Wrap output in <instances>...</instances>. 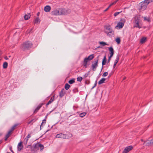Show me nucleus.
<instances>
[{
	"mask_svg": "<svg viewBox=\"0 0 153 153\" xmlns=\"http://www.w3.org/2000/svg\"><path fill=\"white\" fill-rule=\"evenodd\" d=\"M33 45L32 43L30 41H25L21 45L20 48L22 50L25 51L31 48Z\"/></svg>",
	"mask_w": 153,
	"mask_h": 153,
	"instance_id": "obj_1",
	"label": "nucleus"
},
{
	"mask_svg": "<svg viewBox=\"0 0 153 153\" xmlns=\"http://www.w3.org/2000/svg\"><path fill=\"white\" fill-rule=\"evenodd\" d=\"M104 32L107 35V36L111 37L113 35H114V31L112 28L109 25L104 26Z\"/></svg>",
	"mask_w": 153,
	"mask_h": 153,
	"instance_id": "obj_2",
	"label": "nucleus"
},
{
	"mask_svg": "<svg viewBox=\"0 0 153 153\" xmlns=\"http://www.w3.org/2000/svg\"><path fill=\"white\" fill-rule=\"evenodd\" d=\"M134 27L140 28L141 27L142 24L140 20V18L138 16H135L134 18L133 22Z\"/></svg>",
	"mask_w": 153,
	"mask_h": 153,
	"instance_id": "obj_3",
	"label": "nucleus"
},
{
	"mask_svg": "<svg viewBox=\"0 0 153 153\" xmlns=\"http://www.w3.org/2000/svg\"><path fill=\"white\" fill-rule=\"evenodd\" d=\"M72 137V135L70 133L67 134L60 133L57 134L55 137L56 138H61L63 139H68Z\"/></svg>",
	"mask_w": 153,
	"mask_h": 153,
	"instance_id": "obj_4",
	"label": "nucleus"
},
{
	"mask_svg": "<svg viewBox=\"0 0 153 153\" xmlns=\"http://www.w3.org/2000/svg\"><path fill=\"white\" fill-rule=\"evenodd\" d=\"M64 10L60 9L59 10H56L51 12V14L52 15H59L65 14Z\"/></svg>",
	"mask_w": 153,
	"mask_h": 153,
	"instance_id": "obj_5",
	"label": "nucleus"
},
{
	"mask_svg": "<svg viewBox=\"0 0 153 153\" xmlns=\"http://www.w3.org/2000/svg\"><path fill=\"white\" fill-rule=\"evenodd\" d=\"M37 145H38V144H35L33 146L31 145H29L28 147H30V149H31V152L32 153H36L37 151L39 150Z\"/></svg>",
	"mask_w": 153,
	"mask_h": 153,
	"instance_id": "obj_6",
	"label": "nucleus"
},
{
	"mask_svg": "<svg viewBox=\"0 0 153 153\" xmlns=\"http://www.w3.org/2000/svg\"><path fill=\"white\" fill-rule=\"evenodd\" d=\"M98 59H97L96 60L94 61V62L92 64V69L93 71H95L97 67L98 66Z\"/></svg>",
	"mask_w": 153,
	"mask_h": 153,
	"instance_id": "obj_7",
	"label": "nucleus"
},
{
	"mask_svg": "<svg viewBox=\"0 0 153 153\" xmlns=\"http://www.w3.org/2000/svg\"><path fill=\"white\" fill-rule=\"evenodd\" d=\"M133 148L132 146H129L126 147L123 152V153H128Z\"/></svg>",
	"mask_w": 153,
	"mask_h": 153,
	"instance_id": "obj_8",
	"label": "nucleus"
},
{
	"mask_svg": "<svg viewBox=\"0 0 153 153\" xmlns=\"http://www.w3.org/2000/svg\"><path fill=\"white\" fill-rule=\"evenodd\" d=\"M140 10L143 11L145 10L147 8V6L145 4L142 2L140 3Z\"/></svg>",
	"mask_w": 153,
	"mask_h": 153,
	"instance_id": "obj_9",
	"label": "nucleus"
},
{
	"mask_svg": "<svg viewBox=\"0 0 153 153\" xmlns=\"http://www.w3.org/2000/svg\"><path fill=\"white\" fill-rule=\"evenodd\" d=\"M44 104V103H41L39 104L34 111L33 113H36Z\"/></svg>",
	"mask_w": 153,
	"mask_h": 153,
	"instance_id": "obj_10",
	"label": "nucleus"
},
{
	"mask_svg": "<svg viewBox=\"0 0 153 153\" xmlns=\"http://www.w3.org/2000/svg\"><path fill=\"white\" fill-rule=\"evenodd\" d=\"M124 23L123 22H119L117 24V25L116 26V27H118L119 29L122 28L124 26Z\"/></svg>",
	"mask_w": 153,
	"mask_h": 153,
	"instance_id": "obj_11",
	"label": "nucleus"
},
{
	"mask_svg": "<svg viewBox=\"0 0 153 153\" xmlns=\"http://www.w3.org/2000/svg\"><path fill=\"white\" fill-rule=\"evenodd\" d=\"M65 93V91L64 88L62 89L61 91L59 93V96L60 98L62 97Z\"/></svg>",
	"mask_w": 153,
	"mask_h": 153,
	"instance_id": "obj_12",
	"label": "nucleus"
},
{
	"mask_svg": "<svg viewBox=\"0 0 153 153\" xmlns=\"http://www.w3.org/2000/svg\"><path fill=\"white\" fill-rule=\"evenodd\" d=\"M12 134V132L9 130L7 133L6 135L5 136L4 139L5 141H6L7 140V139L10 137V136Z\"/></svg>",
	"mask_w": 153,
	"mask_h": 153,
	"instance_id": "obj_13",
	"label": "nucleus"
},
{
	"mask_svg": "<svg viewBox=\"0 0 153 153\" xmlns=\"http://www.w3.org/2000/svg\"><path fill=\"white\" fill-rule=\"evenodd\" d=\"M88 61H89L86 58L84 59L83 62V65L85 68L87 67V63Z\"/></svg>",
	"mask_w": 153,
	"mask_h": 153,
	"instance_id": "obj_14",
	"label": "nucleus"
},
{
	"mask_svg": "<svg viewBox=\"0 0 153 153\" xmlns=\"http://www.w3.org/2000/svg\"><path fill=\"white\" fill-rule=\"evenodd\" d=\"M54 96H53L51 97L50 100L46 104V106H47L48 105L51 104L54 100Z\"/></svg>",
	"mask_w": 153,
	"mask_h": 153,
	"instance_id": "obj_15",
	"label": "nucleus"
},
{
	"mask_svg": "<svg viewBox=\"0 0 153 153\" xmlns=\"http://www.w3.org/2000/svg\"><path fill=\"white\" fill-rule=\"evenodd\" d=\"M51 8V7L50 6L47 5L45 7L44 10L45 12H48L50 11Z\"/></svg>",
	"mask_w": 153,
	"mask_h": 153,
	"instance_id": "obj_16",
	"label": "nucleus"
},
{
	"mask_svg": "<svg viewBox=\"0 0 153 153\" xmlns=\"http://www.w3.org/2000/svg\"><path fill=\"white\" fill-rule=\"evenodd\" d=\"M31 137V134H28L26 137L25 138L24 140V143H27V140L29 138Z\"/></svg>",
	"mask_w": 153,
	"mask_h": 153,
	"instance_id": "obj_17",
	"label": "nucleus"
},
{
	"mask_svg": "<svg viewBox=\"0 0 153 153\" xmlns=\"http://www.w3.org/2000/svg\"><path fill=\"white\" fill-rule=\"evenodd\" d=\"M94 58V55L93 54H91L88 57L86 58L89 61L92 60Z\"/></svg>",
	"mask_w": 153,
	"mask_h": 153,
	"instance_id": "obj_18",
	"label": "nucleus"
},
{
	"mask_svg": "<svg viewBox=\"0 0 153 153\" xmlns=\"http://www.w3.org/2000/svg\"><path fill=\"white\" fill-rule=\"evenodd\" d=\"M19 125L18 124H16L14 125L9 130L12 133V131L15 129L16 127Z\"/></svg>",
	"mask_w": 153,
	"mask_h": 153,
	"instance_id": "obj_19",
	"label": "nucleus"
},
{
	"mask_svg": "<svg viewBox=\"0 0 153 153\" xmlns=\"http://www.w3.org/2000/svg\"><path fill=\"white\" fill-rule=\"evenodd\" d=\"M23 146L22 144H18V150L19 151H20L22 149Z\"/></svg>",
	"mask_w": 153,
	"mask_h": 153,
	"instance_id": "obj_20",
	"label": "nucleus"
},
{
	"mask_svg": "<svg viewBox=\"0 0 153 153\" xmlns=\"http://www.w3.org/2000/svg\"><path fill=\"white\" fill-rule=\"evenodd\" d=\"M106 79L104 78H102L98 82V83L100 85L101 84H102L106 80Z\"/></svg>",
	"mask_w": 153,
	"mask_h": 153,
	"instance_id": "obj_21",
	"label": "nucleus"
},
{
	"mask_svg": "<svg viewBox=\"0 0 153 153\" xmlns=\"http://www.w3.org/2000/svg\"><path fill=\"white\" fill-rule=\"evenodd\" d=\"M119 59H120V55H119L118 54V55H117V56H116V59L115 60V61L114 62V64H117V63L119 61Z\"/></svg>",
	"mask_w": 153,
	"mask_h": 153,
	"instance_id": "obj_22",
	"label": "nucleus"
},
{
	"mask_svg": "<svg viewBox=\"0 0 153 153\" xmlns=\"http://www.w3.org/2000/svg\"><path fill=\"white\" fill-rule=\"evenodd\" d=\"M146 37H143L140 40V42L141 44H143L145 42L146 40Z\"/></svg>",
	"mask_w": 153,
	"mask_h": 153,
	"instance_id": "obj_23",
	"label": "nucleus"
},
{
	"mask_svg": "<svg viewBox=\"0 0 153 153\" xmlns=\"http://www.w3.org/2000/svg\"><path fill=\"white\" fill-rule=\"evenodd\" d=\"M106 56L105 55L104 56V58L102 61V65H103L105 64V63H106Z\"/></svg>",
	"mask_w": 153,
	"mask_h": 153,
	"instance_id": "obj_24",
	"label": "nucleus"
},
{
	"mask_svg": "<svg viewBox=\"0 0 153 153\" xmlns=\"http://www.w3.org/2000/svg\"><path fill=\"white\" fill-rule=\"evenodd\" d=\"M30 14H28V15H25L24 16L25 19V20H28L30 17Z\"/></svg>",
	"mask_w": 153,
	"mask_h": 153,
	"instance_id": "obj_25",
	"label": "nucleus"
},
{
	"mask_svg": "<svg viewBox=\"0 0 153 153\" xmlns=\"http://www.w3.org/2000/svg\"><path fill=\"white\" fill-rule=\"evenodd\" d=\"M37 146L38 147V149L39 150V148H40L41 151H42L44 148L42 144H38V145H37Z\"/></svg>",
	"mask_w": 153,
	"mask_h": 153,
	"instance_id": "obj_26",
	"label": "nucleus"
},
{
	"mask_svg": "<svg viewBox=\"0 0 153 153\" xmlns=\"http://www.w3.org/2000/svg\"><path fill=\"white\" fill-rule=\"evenodd\" d=\"M46 121L45 119H44L43 120L42 123L40 126V128L42 127L46 123Z\"/></svg>",
	"mask_w": 153,
	"mask_h": 153,
	"instance_id": "obj_27",
	"label": "nucleus"
},
{
	"mask_svg": "<svg viewBox=\"0 0 153 153\" xmlns=\"http://www.w3.org/2000/svg\"><path fill=\"white\" fill-rule=\"evenodd\" d=\"M70 85H69L68 84L66 83L65 84V88L66 90H68L69 89V88H70Z\"/></svg>",
	"mask_w": 153,
	"mask_h": 153,
	"instance_id": "obj_28",
	"label": "nucleus"
},
{
	"mask_svg": "<svg viewBox=\"0 0 153 153\" xmlns=\"http://www.w3.org/2000/svg\"><path fill=\"white\" fill-rule=\"evenodd\" d=\"M8 63L7 62H5L4 63L3 65V68H7Z\"/></svg>",
	"mask_w": 153,
	"mask_h": 153,
	"instance_id": "obj_29",
	"label": "nucleus"
},
{
	"mask_svg": "<svg viewBox=\"0 0 153 153\" xmlns=\"http://www.w3.org/2000/svg\"><path fill=\"white\" fill-rule=\"evenodd\" d=\"M86 113H85V112H84L82 113H80L79 114V116H80V117H83L85 116L86 115Z\"/></svg>",
	"mask_w": 153,
	"mask_h": 153,
	"instance_id": "obj_30",
	"label": "nucleus"
},
{
	"mask_svg": "<svg viewBox=\"0 0 153 153\" xmlns=\"http://www.w3.org/2000/svg\"><path fill=\"white\" fill-rule=\"evenodd\" d=\"M75 82V79H72L70 80H69L68 81V83L70 84H73Z\"/></svg>",
	"mask_w": 153,
	"mask_h": 153,
	"instance_id": "obj_31",
	"label": "nucleus"
},
{
	"mask_svg": "<svg viewBox=\"0 0 153 153\" xmlns=\"http://www.w3.org/2000/svg\"><path fill=\"white\" fill-rule=\"evenodd\" d=\"M146 142V143H153V139L150 140H147Z\"/></svg>",
	"mask_w": 153,
	"mask_h": 153,
	"instance_id": "obj_32",
	"label": "nucleus"
},
{
	"mask_svg": "<svg viewBox=\"0 0 153 153\" xmlns=\"http://www.w3.org/2000/svg\"><path fill=\"white\" fill-rule=\"evenodd\" d=\"M40 19L39 18H37L34 21L35 23H38L40 22Z\"/></svg>",
	"mask_w": 153,
	"mask_h": 153,
	"instance_id": "obj_33",
	"label": "nucleus"
},
{
	"mask_svg": "<svg viewBox=\"0 0 153 153\" xmlns=\"http://www.w3.org/2000/svg\"><path fill=\"white\" fill-rule=\"evenodd\" d=\"M82 79V77L79 76L77 78V81H78L81 82Z\"/></svg>",
	"mask_w": 153,
	"mask_h": 153,
	"instance_id": "obj_34",
	"label": "nucleus"
},
{
	"mask_svg": "<svg viewBox=\"0 0 153 153\" xmlns=\"http://www.w3.org/2000/svg\"><path fill=\"white\" fill-rule=\"evenodd\" d=\"M142 2L143 3L145 4L147 6V5L149 4V2H148L147 0H145L144 1Z\"/></svg>",
	"mask_w": 153,
	"mask_h": 153,
	"instance_id": "obj_35",
	"label": "nucleus"
},
{
	"mask_svg": "<svg viewBox=\"0 0 153 153\" xmlns=\"http://www.w3.org/2000/svg\"><path fill=\"white\" fill-rule=\"evenodd\" d=\"M116 42L118 44H119L120 42V38H117L116 39Z\"/></svg>",
	"mask_w": 153,
	"mask_h": 153,
	"instance_id": "obj_36",
	"label": "nucleus"
},
{
	"mask_svg": "<svg viewBox=\"0 0 153 153\" xmlns=\"http://www.w3.org/2000/svg\"><path fill=\"white\" fill-rule=\"evenodd\" d=\"M118 0H116L115 1H114L113 3H111L109 5L111 7L112 5L115 4Z\"/></svg>",
	"mask_w": 153,
	"mask_h": 153,
	"instance_id": "obj_37",
	"label": "nucleus"
},
{
	"mask_svg": "<svg viewBox=\"0 0 153 153\" xmlns=\"http://www.w3.org/2000/svg\"><path fill=\"white\" fill-rule=\"evenodd\" d=\"M100 44L101 45H102L103 46H104L105 45H108L106 43L103 42H100Z\"/></svg>",
	"mask_w": 153,
	"mask_h": 153,
	"instance_id": "obj_38",
	"label": "nucleus"
},
{
	"mask_svg": "<svg viewBox=\"0 0 153 153\" xmlns=\"http://www.w3.org/2000/svg\"><path fill=\"white\" fill-rule=\"evenodd\" d=\"M109 50L110 52H114V49L112 47H110L109 48Z\"/></svg>",
	"mask_w": 153,
	"mask_h": 153,
	"instance_id": "obj_39",
	"label": "nucleus"
},
{
	"mask_svg": "<svg viewBox=\"0 0 153 153\" xmlns=\"http://www.w3.org/2000/svg\"><path fill=\"white\" fill-rule=\"evenodd\" d=\"M144 19L145 21H147L148 22H149L150 21V20L149 18H147L146 17H144Z\"/></svg>",
	"mask_w": 153,
	"mask_h": 153,
	"instance_id": "obj_40",
	"label": "nucleus"
},
{
	"mask_svg": "<svg viewBox=\"0 0 153 153\" xmlns=\"http://www.w3.org/2000/svg\"><path fill=\"white\" fill-rule=\"evenodd\" d=\"M108 72H105L103 74L102 76L103 77L106 76L108 75Z\"/></svg>",
	"mask_w": 153,
	"mask_h": 153,
	"instance_id": "obj_41",
	"label": "nucleus"
},
{
	"mask_svg": "<svg viewBox=\"0 0 153 153\" xmlns=\"http://www.w3.org/2000/svg\"><path fill=\"white\" fill-rule=\"evenodd\" d=\"M122 11H121L120 12H116L114 14V16H116L118 15L120 13H121Z\"/></svg>",
	"mask_w": 153,
	"mask_h": 153,
	"instance_id": "obj_42",
	"label": "nucleus"
},
{
	"mask_svg": "<svg viewBox=\"0 0 153 153\" xmlns=\"http://www.w3.org/2000/svg\"><path fill=\"white\" fill-rule=\"evenodd\" d=\"M33 124V123L32 121L31 120H30V121H29L27 122V124L29 125L30 124L31 125H32Z\"/></svg>",
	"mask_w": 153,
	"mask_h": 153,
	"instance_id": "obj_43",
	"label": "nucleus"
},
{
	"mask_svg": "<svg viewBox=\"0 0 153 153\" xmlns=\"http://www.w3.org/2000/svg\"><path fill=\"white\" fill-rule=\"evenodd\" d=\"M38 120L37 118H33V119H32L31 120L33 122V123L35 122H36V120Z\"/></svg>",
	"mask_w": 153,
	"mask_h": 153,
	"instance_id": "obj_44",
	"label": "nucleus"
},
{
	"mask_svg": "<svg viewBox=\"0 0 153 153\" xmlns=\"http://www.w3.org/2000/svg\"><path fill=\"white\" fill-rule=\"evenodd\" d=\"M114 52H110V57H112L113 54H114Z\"/></svg>",
	"mask_w": 153,
	"mask_h": 153,
	"instance_id": "obj_45",
	"label": "nucleus"
},
{
	"mask_svg": "<svg viewBox=\"0 0 153 153\" xmlns=\"http://www.w3.org/2000/svg\"><path fill=\"white\" fill-rule=\"evenodd\" d=\"M76 91L77 92H78V91L77 89L76 88H74L73 90V91L74 92V93H75V91Z\"/></svg>",
	"mask_w": 153,
	"mask_h": 153,
	"instance_id": "obj_46",
	"label": "nucleus"
},
{
	"mask_svg": "<svg viewBox=\"0 0 153 153\" xmlns=\"http://www.w3.org/2000/svg\"><path fill=\"white\" fill-rule=\"evenodd\" d=\"M111 7V6H110V5H109V6L108 7H107L105 10L104 11V12H106V11H107L108 10V9L109 8V7Z\"/></svg>",
	"mask_w": 153,
	"mask_h": 153,
	"instance_id": "obj_47",
	"label": "nucleus"
},
{
	"mask_svg": "<svg viewBox=\"0 0 153 153\" xmlns=\"http://www.w3.org/2000/svg\"><path fill=\"white\" fill-rule=\"evenodd\" d=\"M29 146V145L27 146V148L28 149L27 150H30L31 151V149H30V147H28Z\"/></svg>",
	"mask_w": 153,
	"mask_h": 153,
	"instance_id": "obj_48",
	"label": "nucleus"
},
{
	"mask_svg": "<svg viewBox=\"0 0 153 153\" xmlns=\"http://www.w3.org/2000/svg\"><path fill=\"white\" fill-rule=\"evenodd\" d=\"M88 74L86 73L84 75V77H86L88 76Z\"/></svg>",
	"mask_w": 153,
	"mask_h": 153,
	"instance_id": "obj_49",
	"label": "nucleus"
},
{
	"mask_svg": "<svg viewBox=\"0 0 153 153\" xmlns=\"http://www.w3.org/2000/svg\"><path fill=\"white\" fill-rule=\"evenodd\" d=\"M97 81L95 82V83L94 84V86L92 88H94L97 85Z\"/></svg>",
	"mask_w": 153,
	"mask_h": 153,
	"instance_id": "obj_50",
	"label": "nucleus"
},
{
	"mask_svg": "<svg viewBox=\"0 0 153 153\" xmlns=\"http://www.w3.org/2000/svg\"><path fill=\"white\" fill-rule=\"evenodd\" d=\"M111 57H110V56L109 57V58H108V62H109L110 60H111Z\"/></svg>",
	"mask_w": 153,
	"mask_h": 153,
	"instance_id": "obj_51",
	"label": "nucleus"
},
{
	"mask_svg": "<svg viewBox=\"0 0 153 153\" xmlns=\"http://www.w3.org/2000/svg\"><path fill=\"white\" fill-rule=\"evenodd\" d=\"M116 65V64H114V65L113 67V68L114 69V68H115V67Z\"/></svg>",
	"mask_w": 153,
	"mask_h": 153,
	"instance_id": "obj_52",
	"label": "nucleus"
},
{
	"mask_svg": "<svg viewBox=\"0 0 153 153\" xmlns=\"http://www.w3.org/2000/svg\"><path fill=\"white\" fill-rule=\"evenodd\" d=\"M147 0L148 2H149V3H151L152 2V0Z\"/></svg>",
	"mask_w": 153,
	"mask_h": 153,
	"instance_id": "obj_53",
	"label": "nucleus"
},
{
	"mask_svg": "<svg viewBox=\"0 0 153 153\" xmlns=\"http://www.w3.org/2000/svg\"><path fill=\"white\" fill-rule=\"evenodd\" d=\"M3 142V140H0V143H1Z\"/></svg>",
	"mask_w": 153,
	"mask_h": 153,
	"instance_id": "obj_54",
	"label": "nucleus"
},
{
	"mask_svg": "<svg viewBox=\"0 0 153 153\" xmlns=\"http://www.w3.org/2000/svg\"><path fill=\"white\" fill-rule=\"evenodd\" d=\"M4 58L6 59H8V58H7V56H6V57H5Z\"/></svg>",
	"mask_w": 153,
	"mask_h": 153,
	"instance_id": "obj_55",
	"label": "nucleus"
},
{
	"mask_svg": "<svg viewBox=\"0 0 153 153\" xmlns=\"http://www.w3.org/2000/svg\"><path fill=\"white\" fill-rule=\"evenodd\" d=\"M126 79V77H124L123 78V80H125Z\"/></svg>",
	"mask_w": 153,
	"mask_h": 153,
	"instance_id": "obj_56",
	"label": "nucleus"
},
{
	"mask_svg": "<svg viewBox=\"0 0 153 153\" xmlns=\"http://www.w3.org/2000/svg\"><path fill=\"white\" fill-rule=\"evenodd\" d=\"M39 12H38V13H37V15L38 16H39Z\"/></svg>",
	"mask_w": 153,
	"mask_h": 153,
	"instance_id": "obj_57",
	"label": "nucleus"
},
{
	"mask_svg": "<svg viewBox=\"0 0 153 153\" xmlns=\"http://www.w3.org/2000/svg\"><path fill=\"white\" fill-rule=\"evenodd\" d=\"M2 135V133L0 132V136H1Z\"/></svg>",
	"mask_w": 153,
	"mask_h": 153,
	"instance_id": "obj_58",
	"label": "nucleus"
},
{
	"mask_svg": "<svg viewBox=\"0 0 153 153\" xmlns=\"http://www.w3.org/2000/svg\"><path fill=\"white\" fill-rule=\"evenodd\" d=\"M19 143H22V142H20Z\"/></svg>",
	"mask_w": 153,
	"mask_h": 153,
	"instance_id": "obj_59",
	"label": "nucleus"
},
{
	"mask_svg": "<svg viewBox=\"0 0 153 153\" xmlns=\"http://www.w3.org/2000/svg\"><path fill=\"white\" fill-rule=\"evenodd\" d=\"M141 140L142 141V142H143V140Z\"/></svg>",
	"mask_w": 153,
	"mask_h": 153,
	"instance_id": "obj_60",
	"label": "nucleus"
},
{
	"mask_svg": "<svg viewBox=\"0 0 153 153\" xmlns=\"http://www.w3.org/2000/svg\"><path fill=\"white\" fill-rule=\"evenodd\" d=\"M11 152H12L13 153H14L13 151H11Z\"/></svg>",
	"mask_w": 153,
	"mask_h": 153,
	"instance_id": "obj_61",
	"label": "nucleus"
},
{
	"mask_svg": "<svg viewBox=\"0 0 153 153\" xmlns=\"http://www.w3.org/2000/svg\"><path fill=\"white\" fill-rule=\"evenodd\" d=\"M10 150L11 151H12V150H11V148H10Z\"/></svg>",
	"mask_w": 153,
	"mask_h": 153,
	"instance_id": "obj_62",
	"label": "nucleus"
},
{
	"mask_svg": "<svg viewBox=\"0 0 153 153\" xmlns=\"http://www.w3.org/2000/svg\"><path fill=\"white\" fill-rule=\"evenodd\" d=\"M37 143V144H38V143Z\"/></svg>",
	"mask_w": 153,
	"mask_h": 153,
	"instance_id": "obj_63",
	"label": "nucleus"
},
{
	"mask_svg": "<svg viewBox=\"0 0 153 153\" xmlns=\"http://www.w3.org/2000/svg\"><path fill=\"white\" fill-rule=\"evenodd\" d=\"M7 153H9V152H7Z\"/></svg>",
	"mask_w": 153,
	"mask_h": 153,
	"instance_id": "obj_64",
	"label": "nucleus"
}]
</instances>
